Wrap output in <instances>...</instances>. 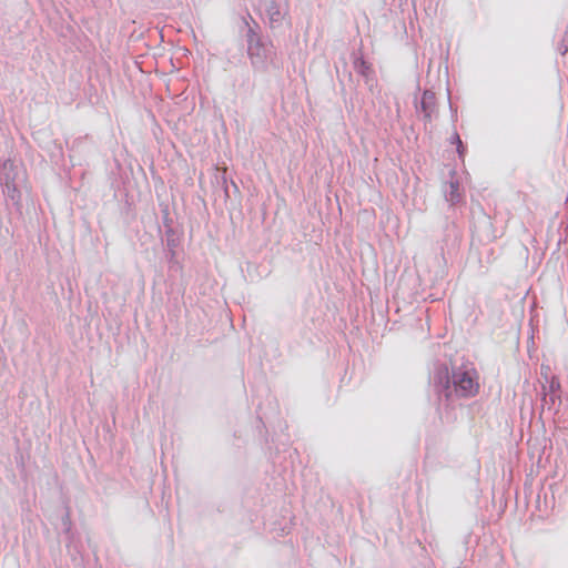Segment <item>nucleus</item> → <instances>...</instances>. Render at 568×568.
Listing matches in <instances>:
<instances>
[{
  "label": "nucleus",
  "instance_id": "f257e3e1",
  "mask_svg": "<svg viewBox=\"0 0 568 568\" xmlns=\"http://www.w3.org/2000/svg\"><path fill=\"white\" fill-rule=\"evenodd\" d=\"M247 55L252 67L258 71H265L274 58L272 45L264 43L252 28L247 31Z\"/></svg>",
  "mask_w": 568,
  "mask_h": 568
},
{
  "label": "nucleus",
  "instance_id": "f03ea898",
  "mask_svg": "<svg viewBox=\"0 0 568 568\" xmlns=\"http://www.w3.org/2000/svg\"><path fill=\"white\" fill-rule=\"evenodd\" d=\"M0 180L3 185L4 193L14 202L20 200L19 186L24 180L23 170L13 161L6 160L0 170Z\"/></svg>",
  "mask_w": 568,
  "mask_h": 568
},
{
  "label": "nucleus",
  "instance_id": "7ed1b4c3",
  "mask_svg": "<svg viewBox=\"0 0 568 568\" xmlns=\"http://www.w3.org/2000/svg\"><path fill=\"white\" fill-rule=\"evenodd\" d=\"M453 389L458 396L469 397L477 394L479 384L474 369H455L452 376Z\"/></svg>",
  "mask_w": 568,
  "mask_h": 568
},
{
  "label": "nucleus",
  "instance_id": "20e7f679",
  "mask_svg": "<svg viewBox=\"0 0 568 568\" xmlns=\"http://www.w3.org/2000/svg\"><path fill=\"white\" fill-rule=\"evenodd\" d=\"M434 383L438 393L447 398L452 395L450 376L447 367H439L434 376Z\"/></svg>",
  "mask_w": 568,
  "mask_h": 568
},
{
  "label": "nucleus",
  "instance_id": "39448f33",
  "mask_svg": "<svg viewBox=\"0 0 568 568\" xmlns=\"http://www.w3.org/2000/svg\"><path fill=\"white\" fill-rule=\"evenodd\" d=\"M265 11L272 28L282 23L285 13L273 0L268 1Z\"/></svg>",
  "mask_w": 568,
  "mask_h": 568
},
{
  "label": "nucleus",
  "instance_id": "423d86ee",
  "mask_svg": "<svg viewBox=\"0 0 568 568\" xmlns=\"http://www.w3.org/2000/svg\"><path fill=\"white\" fill-rule=\"evenodd\" d=\"M420 109L424 113V118L429 121L435 109V94L433 92H424L420 102Z\"/></svg>",
  "mask_w": 568,
  "mask_h": 568
},
{
  "label": "nucleus",
  "instance_id": "0eeeda50",
  "mask_svg": "<svg viewBox=\"0 0 568 568\" xmlns=\"http://www.w3.org/2000/svg\"><path fill=\"white\" fill-rule=\"evenodd\" d=\"M462 191L458 181H450L448 187L445 190V197L452 204H456L462 200Z\"/></svg>",
  "mask_w": 568,
  "mask_h": 568
},
{
  "label": "nucleus",
  "instance_id": "6e6552de",
  "mask_svg": "<svg viewBox=\"0 0 568 568\" xmlns=\"http://www.w3.org/2000/svg\"><path fill=\"white\" fill-rule=\"evenodd\" d=\"M356 68H357L358 72H361L362 74H365L366 70L368 69L365 61H361L359 63H356Z\"/></svg>",
  "mask_w": 568,
  "mask_h": 568
},
{
  "label": "nucleus",
  "instance_id": "1a4fd4ad",
  "mask_svg": "<svg viewBox=\"0 0 568 568\" xmlns=\"http://www.w3.org/2000/svg\"><path fill=\"white\" fill-rule=\"evenodd\" d=\"M454 142L457 143V151L462 154V140L458 134L454 135Z\"/></svg>",
  "mask_w": 568,
  "mask_h": 568
}]
</instances>
